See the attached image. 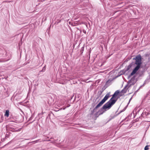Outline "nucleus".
Listing matches in <instances>:
<instances>
[{"instance_id":"19","label":"nucleus","mask_w":150,"mask_h":150,"mask_svg":"<svg viewBox=\"0 0 150 150\" xmlns=\"http://www.w3.org/2000/svg\"><path fill=\"white\" fill-rule=\"evenodd\" d=\"M139 90V89H138V90H137V91H136L134 93V94H135L138 91V90Z\"/></svg>"},{"instance_id":"22","label":"nucleus","mask_w":150,"mask_h":150,"mask_svg":"<svg viewBox=\"0 0 150 150\" xmlns=\"http://www.w3.org/2000/svg\"><path fill=\"white\" fill-rule=\"evenodd\" d=\"M126 107L123 110V111L125 110L126 109Z\"/></svg>"},{"instance_id":"14","label":"nucleus","mask_w":150,"mask_h":150,"mask_svg":"<svg viewBox=\"0 0 150 150\" xmlns=\"http://www.w3.org/2000/svg\"><path fill=\"white\" fill-rule=\"evenodd\" d=\"M40 139H38L36 140H35V141H33V142H31V143L34 142V143H38V142H41V141H40Z\"/></svg>"},{"instance_id":"16","label":"nucleus","mask_w":150,"mask_h":150,"mask_svg":"<svg viewBox=\"0 0 150 150\" xmlns=\"http://www.w3.org/2000/svg\"><path fill=\"white\" fill-rule=\"evenodd\" d=\"M149 146V145H146L145 146V147L144 148V150H148L149 149V148H148Z\"/></svg>"},{"instance_id":"2","label":"nucleus","mask_w":150,"mask_h":150,"mask_svg":"<svg viewBox=\"0 0 150 150\" xmlns=\"http://www.w3.org/2000/svg\"><path fill=\"white\" fill-rule=\"evenodd\" d=\"M110 96V93H109L106 94L102 100L91 111V115H93L96 111V109L101 106Z\"/></svg>"},{"instance_id":"3","label":"nucleus","mask_w":150,"mask_h":150,"mask_svg":"<svg viewBox=\"0 0 150 150\" xmlns=\"http://www.w3.org/2000/svg\"><path fill=\"white\" fill-rule=\"evenodd\" d=\"M119 92L118 90L116 91L112 95V97L107 102L108 104L110 105L111 106L113 105L115 103L117 100L114 99V98L115 97V96H117L119 93Z\"/></svg>"},{"instance_id":"4","label":"nucleus","mask_w":150,"mask_h":150,"mask_svg":"<svg viewBox=\"0 0 150 150\" xmlns=\"http://www.w3.org/2000/svg\"><path fill=\"white\" fill-rule=\"evenodd\" d=\"M135 77L134 76L129 81L127 82V84L125 86V87L123 88V89L121 91V92L124 94L125 93L127 92V87L128 86V85L130 84V86H129V87L131 85H134V83L132 82V81H134V80H135Z\"/></svg>"},{"instance_id":"23","label":"nucleus","mask_w":150,"mask_h":150,"mask_svg":"<svg viewBox=\"0 0 150 150\" xmlns=\"http://www.w3.org/2000/svg\"><path fill=\"white\" fill-rule=\"evenodd\" d=\"M52 138H51L50 139H52Z\"/></svg>"},{"instance_id":"18","label":"nucleus","mask_w":150,"mask_h":150,"mask_svg":"<svg viewBox=\"0 0 150 150\" xmlns=\"http://www.w3.org/2000/svg\"><path fill=\"white\" fill-rule=\"evenodd\" d=\"M83 32L84 33H86V31L85 30H83Z\"/></svg>"},{"instance_id":"8","label":"nucleus","mask_w":150,"mask_h":150,"mask_svg":"<svg viewBox=\"0 0 150 150\" xmlns=\"http://www.w3.org/2000/svg\"><path fill=\"white\" fill-rule=\"evenodd\" d=\"M5 116L8 117L9 116V110H6L5 113L4 115Z\"/></svg>"},{"instance_id":"11","label":"nucleus","mask_w":150,"mask_h":150,"mask_svg":"<svg viewBox=\"0 0 150 150\" xmlns=\"http://www.w3.org/2000/svg\"><path fill=\"white\" fill-rule=\"evenodd\" d=\"M99 115H99V113L98 112H97L94 114V116L96 118L98 117Z\"/></svg>"},{"instance_id":"17","label":"nucleus","mask_w":150,"mask_h":150,"mask_svg":"<svg viewBox=\"0 0 150 150\" xmlns=\"http://www.w3.org/2000/svg\"><path fill=\"white\" fill-rule=\"evenodd\" d=\"M109 81H110L109 80H108V81H107L106 82V84H107L108 83V82H109Z\"/></svg>"},{"instance_id":"7","label":"nucleus","mask_w":150,"mask_h":150,"mask_svg":"<svg viewBox=\"0 0 150 150\" xmlns=\"http://www.w3.org/2000/svg\"><path fill=\"white\" fill-rule=\"evenodd\" d=\"M150 114L149 112L148 111L147 109H145L143 111L142 113L141 114V116L144 118L146 117Z\"/></svg>"},{"instance_id":"13","label":"nucleus","mask_w":150,"mask_h":150,"mask_svg":"<svg viewBox=\"0 0 150 150\" xmlns=\"http://www.w3.org/2000/svg\"><path fill=\"white\" fill-rule=\"evenodd\" d=\"M117 116V115H114V114H111L110 116L111 119H112L114 118L115 117H116Z\"/></svg>"},{"instance_id":"20","label":"nucleus","mask_w":150,"mask_h":150,"mask_svg":"<svg viewBox=\"0 0 150 150\" xmlns=\"http://www.w3.org/2000/svg\"><path fill=\"white\" fill-rule=\"evenodd\" d=\"M132 99V97H131V98H130V99H129V102H130V101Z\"/></svg>"},{"instance_id":"15","label":"nucleus","mask_w":150,"mask_h":150,"mask_svg":"<svg viewBox=\"0 0 150 150\" xmlns=\"http://www.w3.org/2000/svg\"><path fill=\"white\" fill-rule=\"evenodd\" d=\"M46 70L45 66L42 68V69L40 71V73L41 72H44Z\"/></svg>"},{"instance_id":"10","label":"nucleus","mask_w":150,"mask_h":150,"mask_svg":"<svg viewBox=\"0 0 150 150\" xmlns=\"http://www.w3.org/2000/svg\"><path fill=\"white\" fill-rule=\"evenodd\" d=\"M44 138H43V139L42 140V141H47L48 142L50 141L51 140L50 139L47 140V139L49 138V137H45V136H44Z\"/></svg>"},{"instance_id":"21","label":"nucleus","mask_w":150,"mask_h":150,"mask_svg":"<svg viewBox=\"0 0 150 150\" xmlns=\"http://www.w3.org/2000/svg\"><path fill=\"white\" fill-rule=\"evenodd\" d=\"M1 118L2 119V118H3V119H4V117H3V116H1Z\"/></svg>"},{"instance_id":"12","label":"nucleus","mask_w":150,"mask_h":150,"mask_svg":"<svg viewBox=\"0 0 150 150\" xmlns=\"http://www.w3.org/2000/svg\"><path fill=\"white\" fill-rule=\"evenodd\" d=\"M84 46L82 47L81 49L80 53L81 54H82L83 52V51H84Z\"/></svg>"},{"instance_id":"6","label":"nucleus","mask_w":150,"mask_h":150,"mask_svg":"<svg viewBox=\"0 0 150 150\" xmlns=\"http://www.w3.org/2000/svg\"><path fill=\"white\" fill-rule=\"evenodd\" d=\"M133 64V62H132L128 66L126 67L124 69L121 70L120 72L121 73V74L122 75L124 74L127 71L129 70L132 66Z\"/></svg>"},{"instance_id":"1","label":"nucleus","mask_w":150,"mask_h":150,"mask_svg":"<svg viewBox=\"0 0 150 150\" xmlns=\"http://www.w3.org/2000/svg\"><path fill=\"white\" fill-rule=\"evenodd\" d=\"M133 59L135 60V63L133 62L134 63L133 65L136 64L137 65V66L134 68L132 72L128 76V78H130L132 76L136 73L140 68L142 63V57L140 54H139L136 56L134 58H133Z\"/></svg>"},{"instance_id":"9","label":"nucleus","mask_w":150,"mask_h":150,"mask_svg":"<svg viewBox=\"0 0 150 150\" xmlns=\"http://www.w3.org/2000/svg\"><path fill=\"white\" fill-rule=\"evenodd\" d=\"M8 129L10 131L12 132H15L17 131V130H16L13 127H9Z\"/></svg>"},{"instance_id":"5","label":"nucleus","mask_w":150,"mask_h":150,"mask_svg":"<svg viewBox=\"0 0 150 150\" xmlns=\"http://www.w3.org/2000/svg\"><path fill=\"white\" fill-rule=\"evenodd\" d=\"M111 107L110 105L107 103H106L103 105L102 107L98 111V112L99 113V115H100L102 114L105 112L103 110H106L107 108L108 109H110Z\"/></svg>"}]
</instances>
